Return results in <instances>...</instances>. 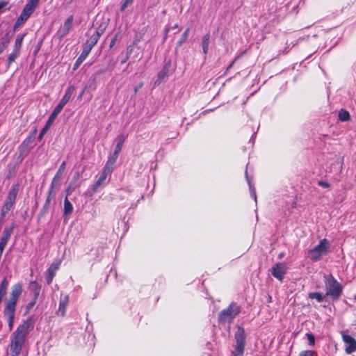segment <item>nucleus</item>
Returning <instances> with one entry per match:
<instances>
[{
    "label": "nucleus",
    "instance_id": "1",
    "mask_svg": "<svg viewBox=\"0 0 356 356\" xmlns=\"http://www.w3.org/2000/svg\"><path fill=\"white\" fill-rule=\"evenodd\" d=\"M31 321L27 320L19 325L13 333L10 342V356H19L25 342V338L29 333Z\"/></svg>",
    "mask_w": 356,
    "mask_h": 356
},
{
    "label": "nucleus",
    "instance_id": "2",
    "mask_svg": "<svg viewBox=\"0 0 356 356\" xmlns=\"http://www.w3.org/2000/svg\"><path fill=\"white\" fill-rule=\"evenodd\" d=\"M74 89L75 88L73 86H70L67 88L64 96L63 97V98L61 99L60 102L58 104V105L54 109V111L51 113V114L50 115L45 126L44 127V128L42 129L41 132L40 133V134L38 136L39 140H42L44 135L46 134V132L49 129L50 125L53 123V122L55 120V119L56 118L58 115L62 111L63 108L70 100V99L71 98L72 95L74 93Z\"/></svg>",
    "mask_w": 356,
    "mask_h": 356
},
{
    "label": "nucleus",
    "instance_id": "3",
    "mask_svg": "<svg viewBox=\"0 0 356 356\" xmlns=\"http://www.w3.org/2000/svg\"><path fill=\"white\" fill-rule=\"evenodd\" d=\"M323 282L325 286V296H330L332 300H338L342 295L343 286L332 274L325 275Z\"/></svg>",
    "mask_w": 356,
    "mask_h": 356
},
{
    "label": "nucleus",
    "instance_id": "4",
    "mask_svg": "<svg viewBox=\"0 0 356 356\" xmlns=\"http://www.w3.org/2000/svg\"><path fill=\"white\" fill-rule=\"evenodd\" d=\"M246 337L247 335L244 328L241 326H238L237 330L234 333V350L232 352L234 356H243L246 345Z\"/></svg>",
    "mask_w": 356,
    "mask_h": 356
},
{
    "label": "nucleus",
    "instance_id": "5",
    "mask_svg": "<svg viewBox=\"0 0 356 356\" xmlns=\"http://www.w3.org/2000/svg\"><path fill=\"white\" fill-rule=\"evenodd\" d=\"M241 312V308L235 302H232L227 309L222 310L218 314L220 323H231Z\"/></svg>",
    "mask_w": 356,
    "mask_h": 356
},
{
    "label": "nucleus",
    "instance_id": "6",
    "mask_svg": "<svg viewBox=\"0 0 356 356\" xmlns=\"http://www.w3.org/2000/svg\"><path fill=\"white\" fill-rule=\"evenodd\" d=\"M328 247L329 243L326 239L321 240L318 245L308 252V257L314 262L319 261L322 256L327 254Z\"/></svg>",
    "mask_w": 356,
    "mask_h": 356
},
{
    "label": "nucleus",
    "instance_id": "7",
    "mask_svg": "<svg viewBox=\"0 0 356 356\" xmlns=\"http://www.w3.org/2000/svg\"><path fill=\"white\" fill-rule=\"evenodd\" d=\"M22 292V285L21 283H17L12 286L9 298L6 302L5 308L15 309L19 297Z\"/></svg>",
    "mask_w": 356,
    "mask_h": 356
},
{
    "label": "nucleus",
    "instance_id": "8",
    "mask_svg": "<svg viewBox=\"0 0 356 356\" xmlns=\"http://www.w3.org/2000/svg\"><path fill=\"white\" fill-rule=\"evenodd\" d=\"M270 271L273 277L282 282L286 273V268L284 263L278 262L271 268Z\"/></svg>",
    "mask_w": 356,
    "mask_h": 356
},
{
    "label": "nucleus",
    "instance_id": "9",
    "mask_svg": "<svg viewBox=\"0 0 356 356\" xmlns=\"http://www.w3.org/2000/svg\"><path fill=\"white\" fill-rule=\"evenodd\" d=\"M343 341L346 344L345 352L351 354L356 351V340L349 334L342 332Z\"/></svg>",
    "mask_w": 356,
    "mask_h": 356
},
{
    "label": "nucleus",
    "instance_id": "10",
    "mask_svg": "<svg viewBox=\"0 0 356 356\" xmlns=\"http://www.w3.org/2000/svg\"><path fill=\"white\" fill-rule=\"evenodd\" d=\"M113 171V167L105 165L103 168L102 173L100 174L99 178L94 184L92 190L94 192H96L97 189L100 187V186L105 181L107 176Z\"/></svg>",
    "mask_w": 356,
    "mask_h": 356
},
{
    "label": "nucleus",
    "instance_id": "11",
    "mask_svg": "<svg viewBox=\"0 0 356 356\" xmlns=\"http://www.w3.org/2000/svg\"><path fill=\"white\" fill-rule=\"evenodd\" d=\"M19 189V184H14L8 194L6 202L15 204Z\"/></svg>",
    "mask_w": 356,
    "mask_h": 356
},
{
    "label": "nucleus",
    "instance_id": "12",
    "mask_svg": "<svg viewBox=\"0 0 356 356\" xmlns=\"http://www.w3.org/2000/svg\"><path fill=\"white\" fill-rule=\"evenodd\" d=\"M58 268V264L53 263L47 270L46 281L48 284L52 282L56 271Z\"/></svg>",
    "mask_w": 356,
    "mask_h": 356
},
{
    "label": "nucleus",
    "instance_id": "13",
    "mask_svg": "<svg viewBox=\"0 0 356 356\" xmlns=\"http://www.w3.org/2000/svg\"><path fill=\"white\" fill-rule=\"evenodd\" d=\"M73 23V16H70L65 22L63 26L60 29V33L62 37L65 36L68 34L70 29L72 26Z\"/></svg>",
    "mask_w": 356,
    "mask_h": 356
},
{
    "label": "nucleus",
    "instance_id": "14",
    "mask_svg": "<svg viewBox=\"0 0 356 356\" xmlns=\"http://www.w3.org/2000/svg\"><path fill=\"white\" fill-rule=\"evenodd\" d=\"M15 227V225L14 222H13L9 227H6L3 231L2 236L0 240L8 243L11 237Z\"/></svg>",
    "mask_w": 356,
    "mask_h": 356
},
{
    "label": "nucleus",
    "instance_id": "15",
    "mask_svg": "<svg viewBox=\"0 0 356 356\" xmlns=\"http://www.w3.org/2000/svg\"><path fill=\"white\" fill-rule=\"evenodd\" d=\"M15 313V309L4 308L3 314L5 316H7L8 317V326L10 330L13 329Z\"/></svg>",
    "mask_w": 356,
    "mask_h": 356
},
{
    "label": "nucleus",
    "instance_id": "16",
    "mask_svg": "<svg viewBox=\"0 0 356 356\" xmlns=\"http://www.w3.org/2000/svg\"><path fill=\"white\" fill-rule=\"evenodd\" d=\"M73 206L72 203L68 200L67 197L65 198L64 200V209H63V216L65 219L67 218L68 216L72 213L73 211Z\"/></svg>",
    "mask_w": 356,
    "mask_h": 356
},
{
    "label": "nucleus",
    "instance_id": "17",
    "mask_svg": "<svg viewBox=\"0 0 356 356\" xmlns=\"http://www.w3.org/2000/svg\"><path fill=\"white\" fill-rule=\"evenodd\" d=\"M89 54H90V52L88 51V49H85L84 48H83V51H82L81 54L78 57V58L76 59V60L74 65V67H73L74 70H76V69H78L79 65L85 60V59L87 58V56H88Z\"/></svg>",
    "mask_w": 356,
    "mask_h": 356
},
{
    "label": "nucleus",
    "instance_id": "18",
    "mask_svg": "<svg viewBox=\"0 0 356 356\" xmlns=\"http://www.w3.org/2000/svg\"><path fill=\"white\" fill-rule=\"evenodd\" d=\"M68 302H69V297H68V296H64L60 300L58 312L60 313V315L62 316H64L65 315L66 307H67V306L68 305Z\"/></svg>",
    "mask_w": 356,
    "mask_h": 356
},
{
    "label": "nucleus",
    "instance_id": "19",
    "mask_svg": "<svg viewBox=\"0 0 356 356\" xmlns=\"http://www.w3.org/2000/svg\"><path fill=\"white\" fill-rule=\"evenodd\" d=\"M11 38H12V35H10V32L8 31L1 38V42H0V54L8 47V44L10 42Z\"/></svg>",
    "mask_w": 356,
    "mask_h": 356
},
{
    "label": "nucleus",
    "instance_id": "20",
    "mask_svg": "<svg viewBox=\"0 0 356 356\" xmlns=\"http://www.w3.org/2000/svg\"><path fill=\"white\" fill-rule=\"evenodd\" d=\"M99 38H98L95 35H92L88 40H86V44L83 47L85 49H88L89 52H90L92 47L97 44V41Z\"/></svg>",
    "mask_w": 356,
    "mask_h": 356
},
{
    "label": "nucleus",
    "instance_id": "21",
    "mask_svg": "<svg viewBox=\"0 0 356 356\" xmlns=\"http://www.w3.org/2000/svg\"><path fill=\"white\" fill-rule=\"evenodd\" d=\"M169 65H165L163 69L158 74V79L156 81V83L160 84L161 81L168 77L169 72Z\"/></svg>",
    "mask_w": 356,
    "mask_h": 356
},
{
    "label": "nucleus",
    "instance_id": "22",
    "mask_svg": "<svg viewBox=\"0 0 356 356\" xmlns=\"http://www.w3.org/2000/svg\"><path fill=\"white\" fill-rule=\"evenodd\" d=\"M209 40H210V33H208L204 35V37L202 38V51L204 54H207L208 53Z\"/></svg>",
    "mask_w": 356,
    "mask_h": 356
},
{
    "label": "nucleus",
    "instance_id": "23",
    "mask_svg": "<svg viewBox=\"0 0 356 356\" xmlns=\"http://www.w3.org/2000/svg\"><path fill=\"white\" fill-rule=\"evenodd\" d=\"M24 37V34L17 35V36L15 39V44H14L13 50L20 53V49H21V47L22 44Z\"/></svg>",
    "mask_w": 356,
    "mask_h": 356
},
{
    "label": "nucleus",
    "instance_id": "24",
    "mask_svg": "<svg viewBox=\"0 0 356 356\" xmlns=\"http://www.w3.org/2000/svg\"><path fill=\"white\" fill-rule=\"evenodd\" d=\"M125 139H126V136H124V135H120L118 137V143L116 144L115 147V154H120L122 148V145L125 141Z\"/></svg>",
    "mask_w": 356,
    "mask_h": 356
},
{
    "label": "nucleus",
    "instance_id": "25",
    "mask_svg": "<svg viewBox=\"0 0 356 356\" xmlns=\"http://www.w3.org/2000/svg\"><path fill=\"white\" fill-rule=\"evenodd\" d=\"M30 288L33 292V297L38 298V296L40 295L41 286L38 284L35 281L31 282L30 283Z\"/></svg>",
    "mask_w": 356,
    "mask_h": 356
},
{
    "label": "nucleus",
    "instance_id": "26",
    "mask_svg": "<svg viewBox=\"0 0 356 356\" xmlns=\"http://www.w3.org/2000/svg\"><path fill=\"white\" fill-rule=\"evenodd\" d=\"M325 296H326L325 294L323 295L320 292H311L308 294L309 298L316 299L318 302H323V299Z\"/></svg>",
    "mask_w": 356,
    "mask_h": 356
},
{
    "label": "nucleus",
    "instance_id": "27",
    "mask_svg": "<svg viewBox=\"0 0 356 356\" xmlns=\"http://www.w3.org/2000/svg\"><path fill=\"white\" fill-rule=\"evenodd\" d=\"M190 33V29L187 28L177 41V47H181L187 40Z\"/></svg>",
    "mask_w": 356,
    "mask_h": 356
},
{
    "label": "nucleus",
    "instance_id": "28",
    "mask_svg": "<svg viewBox=\"0 0 356 356\" xmlns=\"http://www.w3.org/2000/svg\"><path fill=\"white\" fill-rule=\"evenodd\" d=\"M27 19L28 18L26 17L20 13L19 16L18 17L14 24L13 29L16 30L17 28L22 26Z\"/></svg>",
    "mask_w": 356,
    "mask_h": 356
},
{
    "label": "nucleus",
    "instance_id": "29",
    "mask_svg": "<svg viewBox=\"0 0 356 356\" xmlns=\"http://www.w3.org/2000/svg\"><path fill=\"white\" fill-rule=\"evenodd\" d=\"M19 52L13 50L7 59V67H9L10 64L19 56Z\"/></svg>",
    "mask_w": 356,
    "mask_h": 356
},
{
    "label": "nucleus",
    "instance_id": "30",
    "mask_svg": "<svg viewBox=\"0 0 356 356\" xmlns=\"http://www.w3.org/2000/svg\"><path fill=\"white\" fill-rule=\"evenodd\" d=\"M65 166H66V162L65 161H63L61 165H60L58 171L56 172V175H55V179H60L62 176H63V172L65 169Z\"/></svg>",
    "mask_w": 356,
    "mask_h": 356
},
{
    "label": "nucleus",
    "instance_id": "31",
    "mask_svg": "<svg viewBox=\"0 0 356 356\" xmlns=\"http://www.w3.org/2000/svg\"><path fill=\"white\" fill-rule=\"evenodd\" d=\"M50 202L51 200H49V198H47L44 204L43 205V207L40 212L39 216L40 217L44 216L47 213L50 207Z\"/></svg>",
    "mask_w": 356,
    "mask_h": 356
},
{
    "label": "nucleus",
    "instance_id": "32",
    "mask_svg": "<svg viewBox=\"0 0 356 356\" xmlns=\"http://www.w3.org/2000/svg\"><path fill=\"white\" fill-rule=\"evenodd\" d=\"M339 118L343 122L348 121L350 119V114L347 111L341 109L339 113Z\"/></svg>",
    "mask_w": 356,
    "mask_h": 356
},
{
    "label": "nucleus",
    "instance_id": "33",
    "mask_svg": "<svg viewBox=\"0 0 356 356\" xmlns=\"http://www.w3.org/2000/svg\"><path fill=\"white\" fill-rule=\"evenodd\" d=\"M14 204L6 202H4L2 209H1V215H5L8 213L10 209L13 208Z\"/></svg>",
    "mask_w": 356,
    "mask_h": 356
},
{
    "label": "nucleus",
    "instance_id": "34",
    "mask_svg": "<svg viewBox=\"0 0 356 356\" xmlns=\"http://www.w3.org/2000/svg\"><path fill=\"white\" fill-rule=\"evenodd\" d=\"M106 25L105 24H101L98 28L97 29V31H95V33H93V35H95V36H97L98 38H100V36L103 34V33L104 32L105 29H106Z\"/></svg>",
    "mask_w": 356,
    "mask_h": 356
},
{
    "label": "nucleus",
    "instance_id": "35",
    "mask_svg": "<svg viewBox=\"0 0 356 356\" xmlns=\"http://www.w3.org/2000/svg\"><path fill=\"white\" fill-rule=\"evenodd\" d=\"M35 11V10L29 8L28 6H24L22 14L26 17L28 19L31 15V14Z\"/></svg>",
    "mask_w": 356,
    "mask_h": 356
},
{
    "label": "nucleus",
    "instance_id": "36",
    "mask_svg": "<svg viewBox=\"0 0 356 356\" xmlns=\"http://www.w3.org/2000/svg\"><path fill=\"white\" fill-rule=\"evenodd\" d=\"M119 156V154H115V151L113 153V155L108 159L106 165L112 166L115 163L118 157Z\"/></svg>",
    "mask_w": 356,
    "mask_h": 356
},
{
    "label": "nucleus",
    "instance_id": "37",
    "mask_svg": "<svg viewBox=\"0 0 356 356\" xmlns=\"http://www.w3.org/2000/svg\"><path fill=\"white\" fill-rule=\"evenodd\" d=\"M306 337L309 341V344L310 346H314L315 343V337L314 334H312V333H307Z\"/></svg>",
    "mask_w": 356,
    "mask_h": 356
},
{
    "label": "nucleus",
    "instance_id": "38",
    "mask_svg": "<svg viewBox=\"0 0 356 356\" xmlns=\"http://www.w3.org/2000/svg\"><path fill=\"white\" fill-rule=\"evenodd\" d=\"M38 298L33 297L32 300L26 305V310L28 312L31 308L34 307L37 302Z\"/></svg>",
    "mask_w": 356,
    "mask_h": 356
},
{
    "label": "nucleus",
    "instance_id": "39",
    "mask_svg": "<svg viewBox=\"0 0 356 356\" xmlns=\"http://www.w3.org/2000/svg\"><path fill=\"white\" fill-rule=\"evenodd\" d=\"M133 1H134V0H125V1L122 3V4L121 5L120 10H121L122 11L124 10H125V8H126L128 6L131 5V4L132 3V2H133Z\"/></svg>",
    "mask_w": 356,
    "mask_h": 356
},
{
    "label": "nucleus",
    "instance_id": "40",
    "mask_svg": "<svg viewBox=\"0 0 356 356\" xmlns=\"http://www.w3.org/2000/svg\"><path fill=\"white\" fill-rule=\"evenodd\" d=\"M248 184H249V187H250L251 195H252V196L254 197L255 201H257V196H256V193H255V190H254V188L252 186V185L251 182L250 181V180H248Z\"/></svg>",
    "mask_w": 356,
    "mask_h": 356
},
{
    "label": "nucleus",
    "instance_id": "41",
    "mask_svg": "<svg viewBox=\"0 0 356 356\" xmlns=\"http://www.w3.org/2000/svg\"><path fill=\"white\" fill-rule=\"evenodd\" d=\"M314 352L312 350H305L300 353L299 356H313Z\"/></svg>",
    "mask_w": 356,
    "mask_h": 356
},
{
    "label": "nucleus",
    "instance_id": "42",
    "mask_svg": "<svg viewBox=\"0 0 356 356\" xmlns=\"http://www.w3.org/2000/svg\"><path fill=\"white\" fill-rule=\"evenodd\" d=\"M55 195L56 191H54V189L49 188L47 198H49V200H51V199L54 197Z\"/></svg>",
    "mask_w": 356,
    "mask_h": 356
},
{
    "label": "nucleus",
    "instance_id": "43",
    "mask_svg": "<svg viewBox=\"0 0 356 356\" xmlns=\"http://www.w3.org/2000/svg\"><path fill=\"white\" fill-rule=\"evenodd\" d=\"M318 185L325 188L330 187V184L328 182L321 180L318 181Z\"/></svg>",
    "mask_w": 356,
    "mask_h": 356
},
{
    "label": "nucleus",
    "instance_id": "44",
    "mask_svg": "<svg viewBox=\"0 0 356 356\" xmlns=\"http://www.w3.org/2000/svg\"><path fill=\"white\" fill-rule=\"evenodd\" d=\"M59 180H60V179H55V177H54V178H53V179H52V181H51V183L50 188L54 189V187H55L56 185H58V184H59Z\"/></svg>",
    "mask_w": 356,
    "mask_h": 356
},
{
    "label": "nucleus",
    "instance_id": "45",
    "mask_svg": "<svg viewBox=\"0 0 356 356\" xmlns=\"http://www.w3.org/2000/svg\"><path fill=\"white\" fill-rule=\"evenodd\" d=\"M26 6H28L29 8H31L33 10L36 9V6L31 2H30L29 0H27L26 3L25 4Z\"/></svg>",
    "mask_w": 356,
    "mask_h": 356
},
{
    "label": "nucleus",
    "instance_id": "46",
    "mask_svg": "<svg viewBox=\"0 0 356 356\" xmlns=\"http://www.w3.org/2000/svg\"><path fill=\"white\" fill-rule=\"evenodd\" d=\"M116 40H117V35H115L111 39V42H110V48H112L115 45Z\"/></svg>",
    "mask_w": 356,
    "mask_h": 356
},
{
    "label": "nucleus",
    "instance_id": "47",
    "mask_svg": "<svg viewBox=\"0 0 356 356\" xmlns=\"http://www.w3.org/2000/svg\"><path fill=\"white\" fill-rule=\"evenodd\" d=\"M8 243L0 240V248L4 249Z\"/></svg>",
    "mask_w": 356,
    "mask_h": 356
},
{
    "label": "nucleus",
    "instance_id": "48",
    "mask_svg": "<svg viewBox=\"0 0 356 356\" xmlns=\"http://www.w3.org/2000/svg\"><path fill=\"white\" fill-rule=\"evenodd\" d=\"M30 2L33 3L36 7H38L40 0H29Z\"/></svg>",
    "mask_w": 356,
    "mask_h": 356
},
{
    "label": "nucleus",
    "instance_id": "49",
    "mask_svg": "<svg viewBox=\"0 0 356 356\" xmlns=\"http://www.w3.org/2000/svg\"><path fill=\"white\" fill-rule=\"evenodd\" d=\"M30 2L33 3L36 7H38L40 0H29Z\"/></svg>",
    "mask_w": 356,
    "mask_h": 356
},
{
    "label": "nucleus",
    "instance_id": "50",
    "mask_svg": "<svg viewBox=\"0 0 356 356\" xmlns=\"http://www.w3.org/2000/svg\"><path fill=\"white\" fill-rule=\"evenodd\" d=\"M234 61H235V60H234L231 64H229V66L227 67V70H226L225 73H226L227 71H229V70L233 67L234 63Z\"/></svg>",
    "mask_w": 356,
    "mask_h": 356
},
{
    "label": "nucleus",
    "instance_id": "51",
    "mask_svg": "<svg viewBox=\"0 0 356 356\" xmlns=\"http://www.w3.org/2000/svg\"><path fill=\"white\" fill-rule=\"evenodd\" d=\"M129 59V56H127L121 61V63H124Z\"/></svg>",
    "mask_w": 356,
    "mask_h": 356
},
{
    "label": "nucleus",
    "instance_id": "52",
    "mask_svg": "<svg viewBox=\"0 0 356 356\" xmlns=\"http://www.w3.org/2000/svg\"><path fill=\"white\" fill-rule=\"evenodd\" d=\"M169 31H170V29H165V37H164V40H165V38H166V37H167V34H168V33L169 32Z\"/></svg>",
    "mask_w": 356,
    "mask_h": 356
},
{
    "label": "nucleus",
    "instance_id": "53",
    "mask_svg": "<svg viewBox=\"0 0 356 356\" xmlns=\"http://www.w3.org/2000/svg\"><path fill=\"white\" fill-rule=\"evenodd\" d=\"M89 88H91V89H92V90H95V84H93V85H92V84H91V85L89 86Z\"/></svg>",
    "mask_w": 356,
    "mask_h": 356
},
{
    "label": "nucleus",
    "instance_id": "54",
    "mask_svg": "<svg viewBox=\"0 0 356 356\" xmlns=\"http://www.w3.org/2000/svg\"><path fill=\"white\" fill-rule=\"evenodd\" d=\"M3 250L4 249L0 248V257H1Z\"/></svg>",
    "mask_w": 356,
    "mask_h": 356
},
{
    "label": "nucleus",
    "instance_id": "55",
    "mask_svg": "<svg viewBox=\"0 0 356 356\" xmlns=\"http://www.w3.org/2000/svg\"><path fill=\"white\" fill-rule=\"evenodd\" d=\"M70 191H71V188H70V187H69V188H67V196L69 195V193H70Z\"/></svg>",
    "mask_w": 356,
    "mask_h": 356
},
{
    "label": "nucleus",
    "instance_id": "56",
    "mask_svg": "<svg viewBox=\"0 0 356 356\" xmlns=\"http://www.w3.org/2000/svg\"><path fill=\"white\" fill-rule=\"evenodd\" d=\"M84 93V90L81 92V93L80 94V95L79 96V98H81V97L83 96Z\"/></svg>",
    "mask_w": 356,
    "mask_h": 356
},
{
    "label": "nucleus",
    "instance_id": "57",
    "mask_svg": "<svg viewBox=\"0 0 356 356\" xmlns=\"http://www.w3.org/2000/svg\"><path fill=\"white\" fill-rule=\"evenodd\" d=\"M178 27H179V26H178V24H175V25L172 27V29H177Z\"/></svg>",
    "mask_w": 356,
    "mask_h": 356
},
{
    "label": "nucleus",
    "instance_id": "58",
    "mask_svg": "<svg viewBox=\"0 0 356 356\" xmlns=\"http://www.w3.org/2000/svg\"><path fill=\"white\" fill-rule=\"evenodd\" d=\"M105 72V70H101L99 72V74H102V73H104Z\"/></svg>",
    "mask_w": 356,
    "mask_h": 356
},
{
    "label": "nucleus",
    "instance_id": "59",
    "mask_svg": "<svg viewBox=\"0 0 356 356\" xmlns=\"http://www.w3.org/2000/svg\"><path fill=\"white\" fill-rule=\"evenodd\" d=\"M355 300H356V295H355Z\"/></svg>",
    "mask_w": 356,
    "mask_h": 356
}]
</instances>
